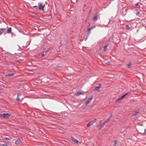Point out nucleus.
Masks as SVG:
<instances>
[{
    "mask_svg": "<svg viewBox=\"0 0 146 146\" xmlns=\"http://www.w3.org/2000/svg\"><path fill=\"white\" fill-rule=\"evenodd\" d=\"M94 123L96 121V118H95L94 119L93 121H92Z\"/></svg>",
    "mask_w": 146,
    "mask_h": 146,
    "instance_id": "obj_28",
    "label": "nucleus"
},
{
    "mask_svg": "<svg viewBox=\"0 0 146 146\" xmlns=\"http://www.w3.org/2000/svg\"><path fill=\"white\" fill-rule=\"evenodd\" d=\"M98 87H100V88H101V83H99L98 84Z\"/></svg>",
    "mask_w": 146,
    "mask_h": 146,
    "instance_id": "obj_31",
    "label": "nucleus"
},
{
    "mask_svg": "<svg viewBox=\"0 0 146 146\" xmlns=\"http://www.w3.org/2000/svg\"><path fill=\"white\" fill-rule=\"evenodd\" d=\"M91 30H92L90 28H89L88 29H87V31L88 32H89L90 33V31Z\"/></svg>",
    "mask_w": 146,
    "mask_h": 146,
    "instance_id": "obj_18",
    "label": "nucleus"
},
{
    "mask_svg": "<svg viewBox=\"0 0 146 146\" xmlns=\"http://www.w3.org/2000/svg\"><path fill=\"white\" fill-rule=\"evenodd\" d=\"M138 3H136L135 4V6H138Z\"/></svg>",
    "mask_w": 146,
    "mask_h": 146,
    "instance_id": "obj_40",
    "label": "nucleus"
},
{
    "mask_svg": "<svg viewBox=\"0 0 146 146\" xmlns=\"http://www.w3.org/2000/svg\"><path fill=\"white\" fill-rule=\"evenodd\" d=\"M139 12H137V13H136V15H137L138 14H139Z\"/></svg>",
    "mask_w": 146,
    "mask_h": 146,
    "instance_id": "obj_41",
    "label": "nucleus"
},
{
    "mask_svg": "<svg viewBox=\"0 0 146 146\" xmlns=\"http://www.w3.org/2000/svg\"><path fill=\"white\" fill-rule=\"evenodd\" d=\"M20 88L19 87L18 88V89H19Z\"/></svg>",
    "mask_w": 146,
    "mask_h": 146,
    "instance_id": "obj_45",
    "label": "nucleus"
},
{
    "mask_svg": "<svg viewBox=\"0 0 146 146\" xmlns=\"http://www.w3.org/2000/svg\"><path fill=\"white\" fill-rule=\"evenodd\" d=\"M108 45L109 44H107L105 45L104 46V51H107V48L108 46Z\"/></svg>",
    "mask_w": 146,
    "mask_h": 146,
    "instance_id": "obj_9",
    "label": "nucleus"
},
{
    "mask_svg": "<svg viewBox=\"0 0 146 146\" xmlns=\"http://www.w3.org/2000/svg\"><path fill=\"white\" fill-rule=\"evenodd\" d=\"M109 121H108L107 120H105L103 123H104L105 124L106 123L108 122Z\"/></svg>",
    "mask_w": 146,
    "mask_h": 146,
    "instance_id": "obj_32",
    "label": "nucleus"
},
{
    "mask_svg": "<svg viewBox=\"0 0 146 146\" xmlns=\"http://www.w3.org/2000/svg\"><path fill=\"white\" fill-rule=\"evenodd\" d=\"M90 125L89 124V123L87 125V127H90Z\"/></svg>",
    "mask_w": 146,
    "mask_h": 146,
    "instance_id": "obj_35",
    "label": "nucleus"
},
{
    "mask_svg": "<svg viewBox=\"0 0 146 146\" xmlns=\"http://www.w3.org/2000/svg\"><path fill=\"white\" fill-rule=\"evenodd\" d=\"M139 112V111H135L134 113L133 114L134 116L136 115Z\"/></svg>",
    "mask_w": 146,
    "mask_h": 146,
    "instance_id": "obj_19",
    "label": "nucleus"
},
{
    "mask_svg": "<svg viewBox=\"0 0 146 146\" xmlns=\"http://www.w3.org/2000/svg\"><path fill=\"white\" fill-rule=\"evenodd\" d=\"M44 55V52L42 53L41 54V56H43Z\"/></svg>",
    "mask_w": 146,
    "mask_h": 146,
    "instance_id": "obj_36",
    "label": "nucleus"
},
{
    "mask_svg": "<svg viewBox=\"0 0 146 146\" xmlns=\"http://www.w3.org/2000/svg\"><path fill=\"white\" fill-rule=\"evenodd\" d=\"M112 22L111 23V20H110V21L109 22V24H112L115 21L114 20H113V21H112Z\"/></svg>",
    "mask_w": 146,
    "mask_h": 146,
    "instance_id": "obj_21",
    "label": "nucleus"
},
{
    "mask_svg": "<svg viewBox=\"0 0 146 146\" xmlns=\"http://www.w3.org/2000/svg\"><path fill=\"white\" fill-rule=\"evenodd\" d=\"M1 87V85H0V88Z\"/></svg>",
    "mask_w": 146,
    "mask_h": 146,
    "instance_id": "obj_47",
    "label": "nucleus"
},
{
    "mask_svg": "<svg viewBox=\"0 0 146 146\" xmlns=\"http://www.w3.org/2000/svg\"><path fill=\"white\" fill-rule=\"evenodd\" d=\"M21 142V141L19 138L17 139L15 141V143L16 145H18Z\"/></svg>",
    "mask_w": 146,
    "mask_h": 146,
    "instance_id": "obj_8",
    "label": "nucleus"
},
{
    "mask_svg": "<svg viewBox=\"0 0 146 146\" xmlns=\"http://www.w3.org/2000/svg\"><path fill=\"white\" fill-rule=\"evenodd\" d=\"M11 139V138H10V137H6L5 138V139H6V140H10Z\"/></svg>",
    "mask_w": 146,
    "mask_h": 146,
    "instance_id": "obj_20",
    "label": "nucleus"
},
{
    "mask_svg": "<svg viewBox=\"0 0 146 146\" xmlns=\"http://www.w3.org/2000/svg\"><path fill=\"white\" fill-rule=\"evenodd\" d=\"M89 124L90 125H93V123H94L92 121H91L89 123Z\"/></svg>",
    "mask_w": 146,
    "mask_h": 146,
    "instance_id": "obj_23",
    "label": "nucleus"
},
{
    "mask_svg": "<svg viewBox=\"0 0 146 146\" xmlns=\"http://www.w3.org/2000/svg\"><path fill=\"white\" fill-rule=\"evenodd\" d=\"M92 11V9H91L89 11V13L90 14Z\"/></svg>",
    "mask_w": 146,
    "mask_h": 146,
    "instance_id": "obj_37",
    "label": "nucleus"
},
{
    "mask_svg": "<svg viewBox=\"0 0 146 146\" xmlns=\"http://www.w3.org/2000/svg\"><path fill=\"white\" fill-rule=\"evenodd\" d=\"M87 19H86V22H87Z\"/></svg>",
    "mask_w": 146,
    "mask_h": 146,
    "instance_id": "obj_44",
    "label": "nucleus"
},
{
    "mask_svg": "<svg viewBox=\"0 0 146 146\" xmlns=\"http://www.w3.org/2000/svg\"><path fill=\"white\" fill-rule=\"evenodd\" d=\"M110 62H106V64L108 65L110 64Z\"/></svg>",
    "mask_w": 146,
    "mask_h": 146,
    "instance_id": "obj_34",
    "label": "nucleus"
},
{
    "mask_svg": "<svg viewBox=\"0 0 146 146\" xmlns=\"http://www.w3.org/2000/svg\"><path fill=\"white\" fill-rule=\"evenodd\" d=\"M60 67V66H57L55 67V69H58Z\"/></svg>",
    "mask_w": 146,
    "mask_h": 146,
    "instance_id": "obj_33",
    "label": "nucleus"
},
{
    "mask_svg": "<svg viewBox=\"0 0 146 146\" xmlns=\"http://www.w3.org/2000/svg\"><path fill=\"white\" fill-rule=\"evenodd\" d=\"M5 30L6 29L5 28H0V35L3 33Z\"/></svg>",
    "mask_w": 146,
    "mask_h": 146,
    "instance_id": "obj_7",
    "label": "nucleus"
},
{
    "mask_svg": "<svg viewBox=\"0 0 146 146\" xmlns=\"http://www.w3.org/2000/svg\"><path fill=\"white\" fill-rule=\"evenodd\" d=\"M83 94V92H77V93H76V95L77 96H79L80 95Z\"/></svg>",
    "mask_w": 146,
    "mask_h": 146,
    "instance_id": "obj_12",
    "label": "nucleus"
},
{
    "mask_svg": "<svg viewBox=\"0 0 146 146\" xmlns=\"http://www.w3.org/2000/svg\"><path fill=\"white\" fill-rule=\"evenodd\" d=\"M11 31V27H9V29L7 31V33H10Z\"/></svg>",
    "mask_w": 146,
    "mask_h": 146,
    "instance_id": "obj_13",
    "label": "nucleus"
},
{
    "mask_svg": "<svg viewBox=\"0 0 146 146\" xmlns=\"http://www.w3.org/2000/svg\"><path fill=\"white\" fill-rule=\"evenodd\" d=\"M73 3H75L77 1V0H70Z\"/></svg>",
    "mask_w": 146,
    "mask_h": 146,
    "instance_id": "obj_22",
    "label": "nucleus"
},
{
    "mask_svg": "<svg viewBox=\"0 0 146 146\" xmlns=\"http://www.w3.org/2000/svg\"><path fill=\"white\" fill-rule=\"evenodd\" d=\"M126 28L127 29H129L130 28L129 26L128 25H126Z\"/></svg>",
    "mask_w": 146,
    "mask_h": 146,
    "instance_id": "obj_24",
    "label": "nucleus"
},
{
    "mask_svg": "<svg viewBox=\"0 0 146 146\" xmlns=\"http://www.w3.org/2000/svg\"><path fill=\"white\" fill-rule=\"evenodd\" d=\"M117 140H115L114 141V145H115V146H116V144H117Z\"/></svg>",
    "mask_w": 146,
    "mask_h": 146,
    "instance_id": "obj_25",
    "label": "nucleus"
},
{
    "mask_svg": "<svg viewBox=\"0 0 146 146\" xmlns=\"http://www.w3.org/2000/svg\"><path fill=\"white\" fill-rule=\"evenodd\" d=\"M3 51H4L5 52V51L3 50Z\"/></svg>",
    "mask_w": 146,
    "mask_h": 146,
    "instance_id": "obj_46",
    "label": "nucleus"
},
{
    "mask_svg": "<svg viewBox=\"0 0 146 146\" xmlns=\"http://www.w3.org/2000/svg\"><path fill=\"white\" fill-rule=\"evenodd\" d=\"M96 25H94V26H92V27H90V28L91 29H92L96 27Z\"/></svg>",
    "mask_w": 146,
    "mask_h": 146,
    "instance_id": "obj_26",
    "label": "nucleus"
},
{
    "mask_svg": "<svg viewBox=\"0 0 146 146\" xmlns=\"http://www.w3.org/2000/svg\"><path fill=\"white\" fill-rule=\"evenodd\" d=\"M131 65V62H129V63L127 65L128 68H130Z\"/></svg>",
    "mask_w": 146,
    "mask_h": 146,
    "instance_id": "obj_14",
    "label": "nucleus"
},
{
    "mask_svg": "<svg viewBox=\"0 0 146 146\" xmlns=\"http://www.w3.org/2000/svg\"><path fill=\"white\" fill-rule=\"evenodd\" d=\"M87 38H87V36H86V38H85V41H86V40H87Z\"/></svg>",
    "mask_w": 146,
    "mask_h": 146,
    "instance_id": "obj_42",
    "label": "nucleus"
},
{
    "mask_svg": "<svg viewBox=\"0 0 146 146\" xmlns=\"http://www.w3.org/2000/svg\"><path fill=\"white\" fill-rule=\"evenodd\" d=\"M0 146H7V144L6 143H4V144H0Z\"/></svg>",
    "mask_w": 146,
    "mask_h": 146,
    "instance_id": "obj_17",
    "label": "nucleus"
},
{
    "mask_svg": "<svg viewBox=\"0 0 146 146\" xmlns=\"http://www.w3.org/2000/svg\"><path fill=\"white\" fill-rule=\"evenodd\" d=\"M121 97L118 98L117 100L116 101V102H118L119 101L121 100Z\"/></svg>",
    "mask_w": 146,
    "mask_h": 146,
    "instance_id": "obj_27",
    "label": "nucleus"
},
{
    "mask_svg": "<svg viewBox=\"0 0 146 146\" xmlns=\"http://www.w3.org/2000/svg\"><path fill=\"white\" fill-rule=\"evenodd\" d=\"M129 93V92H127L125 94H124L121 97V99L123 98L127 95Z\"/></svg>",
    "mask_w": 146,
    "mask_h": 146,
    "instance_id": "obj_10",
    "label": "nucleus"
},
{
    "mask_svg": "<svg viewBox=\"0 0 146 146\" xmlns=\"http://www.w3.org/2000/svg\"><path fill=\"white\" fill-rule=\"evenodd\" d=\"M22 93H19L17 94V101L19 102L20 101V99L19 98V97L21 96Z\"/></svg>",
    "mask_w": 146,
    "mask_h": 146,
    "instance_id": "obj_6",
    "label": "nucleus"
},
{
    "mask_svg": "<svg viewBox=\"0 0 146 146\" xmlns=\"http://www.w3.org/2000/svg\"><path fill=\"white\" fill-rule=\"evenodd\" d=\"M110 119V117H108V119H107V120L108 121H109V120Z\"/></svg>",
    "mask_w": 146,
    "mask_h": 146,
    "instance_id": "obj_39",
    "label": "nucleus"
},
{
    "mask_svg": "<svg viewBox=\"0 0 146 146\" xmlns=\"http://www.w3.org/2000/svg\"><path fill=\"white\" fill-rule=\"evenodd\" d=\"M14 74L13 73L9 74H7V76H9V77L12 76H13L14 75Z\"/></svg>",
    "mask_w": 146,
    "mask_h": 146,
    "instance_id": "obj_15",
    "label": "nucleus"
},
{
    "mask_svg": "<svg viewBox=\"0 0 146 146\" xmlns=\"http://www.w3.org/2000/svg\"><path fill=\"white\" fill-rule=\"evenodd\" d=\"M42 3H40L39 4V6L38 7V9L39 10H43L44 7V5L42 6Z\"/></svg>",
    "mask_w": 146,
    "mask_h": 146,
    "instance_id": "obj_4",
    "label": "nucleus"
},
{
    "mask_svg": "<svg viewBox=\"0 0 146 146\" xmlns=\"http://www.w3.org/2000/svg\"><path fill=\"white\" fill-rule=\"evenodd\" d=\"M112 114L111 113V114H110V117H110V118L111 117H112Z\"/></svg>",
    "mask_w": 146,
    "mask_h": 146,
    "instance_id": "obj_38",
    "label": "nucleus"
},
{
    "mask_svg": "<svg viewBox=\"0 0 146 146\" xmlns=\"http://www.w3.org/2000/svg\"><path fill=\"white\" fill-rule=\"evenodd\" d=\"M144 132L142 133V135H144V134L146 133V129H144Z\"/></svg>",
    "mask_w": 146,
    "mask_h": 146,
    "instance_id": "obj_29",
    "label": "nucleus"
},
{
    "mask_svg": "<svg viewBox=\"0 0 146 146\" xmlns=\"http://www.w3.org/2000/svg\"><path fill=\"white\" fill-rule=\"evenodd\" d=\"M10 115V114L8 113L0 114V117L7 119H8Z\"/></svg>",
    "mask_w": 146,
    "mask_h": 146,
    "instance_id": "obj_1",
    "label": "nucleus"
},
{
    "mask_svg": "<svg viewBox=\"0 0 146 146\" xmlns=\"http://www.w3.org/2000/svg\"><path fill=\"white\" fill-rule=\"evenodd\" d=\"M90 33H89V32H88L87 34V38H88V36H89L90 34Z\"/></svg>",
    "mask_w": 146,
    "mask_h": 146,
    "instance_id": "obj_30",
    "label": "nucleus"
},
{
    "mask_svg": "<svg viewBox=\"0 0 146 146\" xmlns=\"http://www.w3.org/2000/svg\"><path fill=\"white\" fill-rule=\"evenodd\" d=\"M70 139L73 141H74L76 143L78 144V141L76 139H74L73 137H71Z\"/></svg>",
    "mask_w": 146,
    "mask_h": 146,
    "instance_id": "obj_2",
    "label": "nucleus"
},
{
    "mask_svg": "<svg viewBox=\"0 0 146 146\" xmlns=\"http://www.w3.org/2000/svg\"><path fill=\"white\" fill-rule=\"evenodd\" d=\"M37 7V6H36V5H35V6H33V7Z\"/></svg>",
    "mask_w": 146,
    "mask_h": 146,
    "instance_id": "obj_43",
    "label": "nucleus"
},
{
    "mask_svg": "<svg viewBox=\"0 0 146 146\" xmlns=\"http://www.w3.org/2000/svg\"><path fill=\"white\" fill-rule=\"evenodd\" d=\"M100 88V87L98 86H96L95 87L94 90H96L98 91V92H99L100 91V90L99 89Z\"/></svg>",
    "mask_w": 146,
    "mask_h": 146,
    "instance_id": "obj_11",
    "label": "nucleus"
},
{
    "mask_svg": "<svg viewBox=\"0 0 146 146\" xmlns=\"http://www.w3.org/2000/svg\"><path fill=\"white\" fill-rule=\"evenodd\" d=\"M92 98V97H91L90 98H89L88 100L85 102V104L86 105L88 104L90 102Z\"/></svg>",
    "mask_w": 146,
    "mask_h": 146,
    "instance_id": "obj_5",
    "label": "nucleus"
},
{
    "mask_svg": "<svg viewBox=\"0 0 146 146\" xmlns=\"http://www.w3.org/2000/svg\"><path fill=\"white\" fill-rule=\"evenodd\" d=\"M105 124L103 123L100 126V128L99 129V130H100L101 128L103 127V126L105 125Z\"/></svg>",
    "mask_w": 146,
    "mask_h": 146,
    "instance_id": "obj_16",
    "label": "nucleus"
},
{
    "mask_svg": "<svg viewBox=\"0 0 146 146\" xmlns=\"http://www.w3.org/2000/svg\"><path fill=\"white\" fill-rule=\"evenodd\" d=\"M98 19V15L97 13H96L95 16L93 18V21H96Z\"/></svg>",
    "mask_w": 146,
    "mask_h": 146,
    "instance_id": "obj_3",
    "label": "nucleus"
}]
</instances>
